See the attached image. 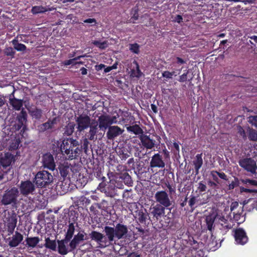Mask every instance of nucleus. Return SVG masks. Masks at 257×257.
Masks as SVG:
<instances>
[{
    "label": "nucleus",
    "instance_id": "423d86ee",
    "mask_svg": "<svg viewBox=\"0 0 257 257\" xmlns=\"http://www.w3.org/2000/svg\"><path fill=\"white\" fill-rule=\"evenodd\" d=\"M36 186L30 180L22 181L19 185V192L24 197L35 194Z\"/></svg>",
    "mask_w": 257,
    "mask_h": 257
},
{
    "label": "nucleus",
    "instance_id": "473e14b6",
    "mask_svg": "<svg viewBox=\"0 0 257 257\" xmlns=\"http://www.w3.org/2000/svg\"><path fill=\"white\" fill-rule=\"evenodd\" d=\"M10 104L12 105L13 109L16 110H21L23 105V100L15 97L10 98Z\"/></svg>",
    "mask_w": 257,
    "mask_h": 257
},
{
    "label": "nucleus",
    "instance_id": "5fc2aeb1",
    "mask_svg": "<svg viewBox=\"0 0 257 257\" xmlns=\"http://www.w3.org/2000/svg\"><path fill=\"white\" fill-rule=\"evenodd\" d=\"M130 50L133 53L138 54L140 52V45L137 43L131 44Z\"/></svg>",
    "mask_w": 257,
    "mask_h": 257
},
{
    "label": "nucleus",
    "instance_id": "2eb2a0df",
    "mask_svg": "<svg viewBox=\"0 0 257 257\" xmlns=\"http://www.w3.org/2000/svg\"><path fill=\"white\" fill-rule=\"evenodd\" d=\"M85 234L84 231L82 230L79 231L77 234L74 236L73 238L70 241L69 244L70 251L74 250L81 242L86 239V238H84Z\"/></svg>",
    "mask_w": 257,
    "mask_h": 257
},
{
    "label": "nucleus",
    "instance_id": "69168bd1",
    "mask_svg": "<svg viewBox=\"0 0 257 257\" xmlns=\"http://www.w3.org/2000/svg\"><path fill=\"white\" fill-rule=\"evenodd\" d=\"M240 191L241 193H257V189H249L244 188L243 187H240Z\"/></svg>",
    "mask_w": 257,
    "mask_h": 257
},
{
    "label": "nucleus",
    "instance_id": "cd10ccee",
    "mask_svg": "<svg viewBox=\"0 0 257 257\" xmlns=\"http://www.w3.org/2000/svg\"><path fill=\"white\" fill-rule=\"evenodd\" d=\"M193 163L194 166L195 175H198L199 169L203 165L202 153L198 154L196 155Z\"/></svg>",
    "mask_w": 257,
    "mask_h": 257
},
{
    "label": "nucleus",
    "instance_id": "5701e85b",
    "mask_svg": "<svg viewBox=\"0 0 257 257\" xmlns=\"http://www.w3.org/2000/svg\"><path fill=\"white\" fill-rule=\"evenodd\" d=\"M13 160V155L10 153H6L0 157V164L4 168H6L11 165Z\"/></svg>",
    "mask_w": 257,
    "mask_h": 257
},
{
    "label": "nucleus",
    "instance_id": "f03ea898",
    "mask_svg": "<svg viewBox=\"0 0 257 257\" xmlns=\"http://www.w3.org/2000/svg\"><path fill=\"white\" fill-rule=\"evenodd\" d=\"M103 232L107 236L108 240H110L112 245L113 242H115V238L120 239L126 236L128 232V228L126 225L118 223L116 224L115 227L105 225Z\"/></svg>",
    "mask_w": 257,
    "mask_h": 257
},
{
    "label": "nucleus",
    "instance_id": "0eeeda50",
    "mask_svg": "<svg viewBox=\"0 0 257 257\" xmlns=\"http://www.w3.org/2000/svg\"><path fill=\"white\" fill-rule=\"evenodd\" d=\"M113 180H109V182L106 184L105 182H101L99 184L97 189L101 192L104 193L106 196L114 197L117 195L116 188L113 184Z\"/></svg>",
    "mask_w": 257,
    "mask_h": 257
},
{
    "label": "nucleus",
    "instance_id": "aec40b11",
    "mask_svg": "<svg viewBox=\"0 0 257 257\" xmlns=\"http://www.w3.org/2000/svg\"><path fill=\"white\" fill-rule=\"evenodd\" d=\"M98 126L102 131H105L110 126L108 114H101L98 118Z\"/></svg>",
    "mask_w": 257,
    "mask_h": 257
},
{
    "label": "nucleus",
    "instance_id": "4c0bfd02",
    "mask_svg": "<svg viewBox=\"0 0 257 257\" xmlns=\"http://www.w3.org/2000/svg\"><path fill=\"white\" fill-rule=\"evenodd\" d=\"M127 131L130 133H133L135 135H143V131L138 124L130 125L126 127Z\"/></svg>",
    "mask_w": 257,
    "mask_h": 257
},
{
    "label": "nucleus",
    "instance_id": "393cba45",
    "mask_svg": "<svg viewBox=\"0 0 257 257\" xmlns=\"http://www.w3.org/2000/svg\"><path fill=\"white\" fill-rule=\"evenodd\" d=\"M242 206L247 211L250 212L254 209L257 210V199H249L242 202Z\"/></svg>",
    "mask_w": 257,
    "mask_h": 257
},
{
    "label": "nucleus",
    "instance_id": "8fccbe9b",
    "mask_svg": "<svg viewBox=\"0 0 257 257\" xmlns=\"http://www.w3.org/2000/svg\"><path fill=\"white\" fill-rule=\"evenodd\" d=\"M241 181L242 183L246 184L247 187L250 186H257V181L255 180L243 179H241Z\"/></svg>",
    "mask_w": 257,
    "mask_h": 257
},
{
    "label": "nucleus",
    "instance_id": "09e8293b",
    "mask_svg": "<svg viewBox=\"0 0 257 257\" xmlns=\"http://www.w3.org/2000/svg\"><path fill=\"white\" fill-rule=\"evenodd\" d=\"M88 140H89L88 137H86L85 136V138L83 139L82 141V144H79V148H82V152L84 151L85 153H87V152L88 150V145L89 144V142Z\"/></svg>",
    "mask_w": 257,
    "mask_h": 257
},
{
    "label": "nucleus",
    "instance_id": "052dcab7",
    "mask_svg": "<svg viewBox=\"0 0 257 257\" xmlns=\"http://www.w3.org/2000/svg\"><path fill=\"white\" fill-rule=\"evenodd\" d=\"M237 133L242 138V139L244 140H246L247 136L246 135V133L242 127H241V126H238L237 127Z\"/></svg>",
    "mask_w": 257,
    "mask_h": 257
},
{
    "label": "nucleus",
    "instance_id": "f3484780",
    "mask_svg": "<svg viewBox=\"0 0 257 257\" xmlns=\"http://www.w3.org/2000/svg\"><path fill=\"white\" fill-rule=\"evenodd\" d=\"M106 133V137L108 140H113L117 137L122 135L124 130L117 125L110 126Z\"/></svg>",
    "mask_w": 257,
    "mask_h": 257
},
{
    "label": "nucleus",
    "instance_id": "f8f14e48",
    "mask_svg": "<svg viewBox=\"0 0 257 257\" xmlns=\"http://www.w3.org/2000/svg\"><path fill=\"white\" fill-rule=\"evenodd\" d=\"M165 167V160L160 153L155 154L151 158L150 167L151 168H164Z\"/></svg>",
    "mask_w": 257,
    "mask_h": 257
},
{
    "label": "nucleus",
    "instance_id": "774afa93",
    "mask_svg": "<svg viewBox=\"0 0 257 257\" xmlns=\"http://www.w3.org/2000/svg\"><path fill=\"white\" fill-rule=\"evenodd\" d=\"M197 188L199 192H202L206 190L207 187L205 184L203 183L202 181H201L198 183V187Z\"/></svg>",
    "mask_w": 257,
    "mask_h": 257
},
{
    "label": "nucleus",
    "instance_id": "79ce46f5",
    "mask_svg": "<svg viewBox=\"0 0 257 257\" xmlns=\"http://www.w3.org/2000/svg\"><path fill=\"white\" fill-rule=\"evenodd\" d=\"M44 246L47 248L52 250H56V242L55 240H51L49 237L45 238V243Z\"/></svg>",
    "mask_w": 257,
    "mask_h": 257
},
{
    "label": "nucleus",
    "instance_id": "a18cd8bd",
    "mask_svg": "<svg viewBox=\"0 0 257 257\" xmlns=\"http://www.w3.org/2000/svg\"><path fill=\"white\" fill-rule=\"evenodd\" d=\"M248 138L250 141L256 142L257 141V131L252 128L248 127Z\"/></svg>",
    "mask_w": 257,
    "mask_h": 257
},
{
    "label": "nucleus",
    "instance_id": "ddd939ff",
    "mask_svg": "<svg viewBox=\"0 0 257 257\" xmlns=\"http://www.w3.org/2000/svg\"><path fill=\"white\" fill-rule=\"evenodd\" d=\"M166 209H169L170 213L172 208H167L162 205L157 204L152 208L151 214L158 220L163 216H166L165 215Z\"/></svg>",
    "mask_w": 257,
    "mask_h": 257
},
{
    "label": "nucleus",
    "instance_id": "de8ad7c7",
    "mask_svg": "<svg viewBox=\"0 0 257 257\" xmlns=\"http://www.w3.org/2000/svg\"><path fill=\"white\" fill-rule=\"evenodd\" d=\"M55 123V120L54 119L51 121H48L47 122L43 123L40 126V129L42 131H45L48 129L52 128L53 125Z\"/></svg>",
    "mask_w": 257,
    "mask_h": 257
},
{
    "label": "nucleus",
    "instance_id": "49530a36",
    "mask_svg": "<svg viewBox=\"0 0 257 257\" xmlns=\"http://www.w3.org/2000/svg\"><path fill=\"white\" fill-rule=\"evenodd\" d=\"M243 206H242L240 207L238 210H237L236 211L233 212V219L236 221H239L241 218H243Z\"/></svg>",
    "mask_w": 257,
    "mask_h": 257
},
{
    "label": "nucleus",
    "instance_id": "9d476101",
    "mask_svg": "<svg viewBox=\"0 0 257 257\" xmlns=\"http://www.w3.org/2000/svg\"><path fill=\"white\" fill-rule=\"evenodd\" d=\"M239 166L247 172L255 173L257 169L256 162L251 158H244L238 162Z\"/></svg>",
    "mask_w": 257,
    "mask_h": 257
},
{
    "label": "nucleus",
    "instance_id": "e2e57ef3",
    "mask_svg": "<svg viewBox=\"0 0 257 257\" xmlns=\"http://www.w3.org/2000/svg\"><path fill=\"white\" fill-rule=\"evenodd\" d=\"M42 112L40 109H36L32 112L33 116L37 119L41 118V117L42 116Z\"/></svg>",
    "mask_w": 257,
    "mask_h": 257
},
{
    "label": "nucleus",
    "instance_id": "b1692460",
    "mask_svg": "<svg viewBox=\"0 0 257 257\" xmlns=\"http://www.w3.org/2000/svg\"><path fill=\"white\" fill-rule=\"evenodd\" d=\"M23 240V235L18 231H16L12 237L11 240L9 242V245L11 247L17 246Z\"/></svg>",
    "mask_w": 257,
    "mask_h": 257
},
{
    "label": "nucleus",
    "instance_id": "9b49d317",
    "mask_svg": "<svg viewBox=\"0 0 257 257\" xmlns=\"http://www.w3.org/2000/svg\"><path fill=\"white\" fill-rule=\"evenodd\" d=\"M234 237L236 244L244 245L248 241L246 232L242 228H237L234 230Z\"/></svg>",
    "mask_w": 257,
    "mask_h": 257
},
{
    "label": "nucleus",
    "instance_id": "c85d7f7f",
    "mask_svg": "<svg viewBox=\"0 0 257 257\" xmlns=\"http://www.w3.org/2000/svg\"><path fill=\"white\" fill-rule=\"evenodd\" d=\"M149 217V213L147 212L146 209L139 210L136 212V218L138 221L142 224H146V220Z\"/></svg>",
    "mask_w": 257,
    "mask_h": 257
},
{
    "label": "nucleus",
    "instance_id": "680f3d73",
    "mask_svg": "<svg viewBox=\"0 0 257 257\" xmlns=\"http://www.w3.org/2000/svg\"><path fill=\"white\" fill-rule=\"evenodd\" d=\"M63 64L64 65L68 66L71 64H83V62H75L74 59L73 58L67 60H65L63 62Z\"/></svg>",
    "mask_w": 257,
    "mask_h": 257
},
{
    "label": "nucleus",
    "instance_id": "13d9d810",
    "mask_svg": "<svg viewBox=\"0 0 257 257\" xmlns=\"http://www.w3.org/2000/svg\"><path fill=\"white\" fill-rule=\"evenodd\" d=\"M166 186L168 189L169 195H172L176 193V187L171 185L169 182L165 183Z\"/></svg>",
    "mask_w": 257,
    "mask_h": 257
},
{
    "label": "nucleus",
    "instance_id": "39448f33",
    "mask_svg": "<svg viewBox=\"0 0 257 257\" xmlns=\"http://www.w3.org/2000/svg\"><path fill=\"white\" fill-rule=\"evenodd\" d=\"M91 240L97 242L100 248H105L111 245L107 236L97 231H92L89 234Z\"/></svg>",
    "mask_w": 257,
    "mask_h": 257
},
{
    "label": "nucleus",
    "instance_id": "c03bdc74",
    "mask_svg": "<svg viewBox=\"0 0 257 257\" xmlns=\"http://www.w3.org/2000/svg\"><path fill=\"white\" fill-rule=\"evenodd\" d=\"M133 64L136 65V69H132L131 71V75L133 77H136L139 78L141 76L142 73L140 69V66L137 61L134 60L133 61Z\"/></svg>",
    "mask_w": 257,
    "mask_h": 257
},
{
    "label": "nucleus",
    "instance_id": "72a5a7b5",
    "mask_svg": "<svg viewBox=\"0 0 257 257\" xmlns=\"http://www.w3.org/2000/svg\"><path fill=\"white\" fill-rule=\"evenodd\" d=\"M120 177L118 178L122 181L123 183L128 186H132L133 182L131 176L127 172L119 173Z\"/></svg>",
    "mask_w": 257,
    "mask_h": 257
},
{
    "label": "nucleus",
    "instance_id": "6ab92c4d",
    "mask_svg": "<svg viewBox=\"0 0 257 257\" xmlns=\"http://www.w3.org/2000/svg\"><path fill=\"white\" fill-rule=\"evenodd\" d=\"M58 169L61 176L64 179L66 178L70 179L69 174L72 170L70 164H68V163L60 164Z\"/></svg>",
    "mask_w": 257,
    "mask_h": 257
},
{
    "label": "nucleus",
    "instance_id": "6e6d98bb",
    "mask_svg": "<svg viewBox=\"0 0 257 257\" xmlns=\"http://www.w3.org/2000/svg\"><path fill=\"white\" fill-rule=\"evenodd\" d=\"M239 179L237 177H234V180L228 185V190H233L234 188L239 186Z\"/></svg>",
    "mask_w": 257,
    "mask_h": 257
},
{
    "label": "nucleus",
    "instance_id": "a19ab883",
    "mask_svg": "<svg viewBox=\"0 0 257 257\" xmlns=\"http://www.w3.org/2000/svg\"><path fill=\"white\" fill-rule=\"evenodd\" d=\"M76 124L74 122H69L64 128V134L66 136H71L74 132Z\"/></svg>",
    "mask_w": 257,
    "mask_h": 257
},
{
    "label": "nucleus",
    "instance_id": "4be33fe9",
    "mask_svg": "<svg viewBox=\"0 0 257 257\" xmlns=\"http://www.w3.org/2000/svg\"><path fill=\"white\" fill-rule=\"evenodd\" d=\"M186 240L187 246L191 251H198L200 245L202 244L201 242H198L195 240L194 237L191 235L188 236V239Z\"/></svg>",
    "mask_w": 257,
    "mask_h": 257
},
{
    "label": "nucleus",
    "instance_id": "dca6fc26",
    "mask_svg": "<svg viewBox=\"0 0 257 257\" xmlns=\"http://www.w3.org/2000/svg\"><path fill=\"white\" fill-rule=\"evenodd\" d=\"M42 164L45 168H47L51 171H54L55 169L56 165L53 156L49 153L43 155Z\"/></svg>",
    "mask_w": 257,
    "mask_h": 257
},
{
    "label": "nucleus",
    "instance_id": "58836bf2",
    "mask_svg": "<svg viewBox=\"0 0 257 257\" xmlns=\"http://www.w3.org/2000/svg\"><path fill=\"white\" fill-rule=\"evenodd\" d=\"M52 9L50 8H47L45 7H43L42 6H34L32 7L31 10V12L34 14H38L40 13H44L47 11H50Z\"/></svg>",
    "mask_w": 257,
    "mask_h": 257
},
{
    "label": "nucleus",
    "instance_id": "c9c22d12",
    "mask_svg": "<svg viewBox=\"0 0 257 257\" xmlns=\"http://www.w3.org/2000/svg\"><path fill=\"white\" fill-rule=\"evenodd\" d=\"M75 231V226L73 223H69L68 225V228L67 230V231L65 235V237L64 239H65V240H68L70 241Z\"/></svg>",
    "mask_w": 257,
    "mask_h": 257
},
{
    "label": "nucleus",
    "instance_id": "603ef678",
    "mask_svg": "<svg viewBox=\"0 0 257 257\" xmlns=\"http://www.w3.org/2000/svg\"><path fill=\"white\" fill-rule=\"evenodd\" d=\"M15 53L16 52L11 47H6L4 50V54L7 56H10L12 58H14L15 57Z\"/></svg>",
    "mask_w": 257,
    "mask_h": 257
},
{
    "label": "nucleus",
    "instance_id": "6e6552de",
    "mask_svg": "<svg viewBox=\"0 0 257 257\" xmlns=\"http://www.w3.org/2000/svg\"><path fill=\"white\" fill-rule=\"evenodd\" d=\"M155 199L158 204L167 208L172 204V201L169 198L168 193L165 190L158 191L155 194Z\"/></svg>",
    "mask_w": 257,
    "mask_h": 257
},
{
    "label": "nucleus",
    "instance_id": "4468645a",
    "mask_svg": "<svg viewBox=\"0 0 257 257\" xmlns=\"http://www.w3.org/2000/svg\"><path fill=\"white\" fill-rule=\"evenodd\" d=\"M17 214L14 211H13L11 215L7 218V227L8 235H10L13 234L17 225Z\"/></svg>",
    "mask_w": 257,
    "mask_h": 257
},
{
    "label": "nucleus",
    "instance_id": "2f4dec72",
    "mask_svg": "<svg viewBox=\"0 0 257 257\" xmlns=\"http://www.w3.org/2000/svg\"><path fill=\"white\" fill-rule=\"evenodd\" d=\"M216 218V216L213 214H210L206 216L205 223L207 229L212 231L214 228V221Z\"/></svg>",
    "mask_w": 257,
    "mask_h": 257
},
{
    "label": "nucleus",
    "instance_id": "864d4df0",
    "mask_svg": "<svg viewBox=\"0 0 257 257\" xmlns=\"http://www.w3.org/2000/svg\"><path fill=\"white\" fill-rule=\"evenodd\" d=\"M183 69V67H180V65H177L176 63H172V71L175 72L174 76H176L177 75L179 74Z\"/></svg>",
    "mask_w": 257,
    "mask_h": 257
},
{
    "label": "nucleus",
    "instance_id": "e433bc0d",
    "mask_svg": "<svg viewBox=\"0 0 257 257\" xmlns=\"http://www.w3.org/2000/svg\"><path fill=\"white\" fill-rule=\"evenodd\" d=\"M39 237H28L26 238V245L28 247L34 248L37 246L40 241Z\"/></svg>",
    "mask_w": 257,
    "mask_h": 257
},
{
    "label": "nucleus",
    "instance_id": "f704fd0d",
    "mask_svg": "<svg viewBox=\"0 0 257 257\" xmlns=\"http://www.w3.org/2000/svg\"><path fill=\"white\" fill-rule=\"evenodd\" d=\"M116 152L121 160H125L130 157L131 154V152L124 147L119 148L117 149Z\"/></svg>",
    "mask_w": 257,
    "mask_h": 257
},
{
    "label": "nucleus",
    "instance_id": "338daca9",
    "mask_svg": "<svg viewBox=\"0 0 257 257\" xmlns=\"http://www.w3.org/2000/svg\"><path fill=\"white\" fill-rule=\"evenodd\" d=\"M185 72L182 75L180 76L178 81L180 82H184L186 81L187 79V75L189 73V70H186Z\"/></svg>",
    "mask_w": 257,
    "mask_h": 257
},
{
    "label": "nucleus",
    "instance_id": "0e129e2a",
    "mask_svg": "<svg viewBox=\"0 0 257 257\" xmlns=\"http://www.w3.org/2000/svg\"><path fill=\"white\" fill-rule=\"evenodd\" d=\"M175 72L174 71H165L162 73V76L166 78L170 79L172 78L173 76H174Z\"/></svg>",
    "mask_w": 257,
    "mask_h": 257
},
{
    "label": "nucleus",
    "instance_id": "bf43d9fd",
    "mask_svg": "<svg viewBox=\"0 0 257 257\" xmlns=\"http://www.w3.org/2000/svg\"><path fill=\"white\" fill-rule=\"evenodd\" d=\"M159 153H160V154H162L163 155L162 156L164 160H167L170 159V153L165 146H164V148L163 149L162 151H160Z\"/></svg>",
    "mask_w": 257,
    "mask_h": 257
},
{
    "label": "nucleus",
    "instance_id": "7ed1b4c3",
    "mask_svg": "<svg viewBox=\"0 0 257 257\" xmlns=\"http://www.w3.org/2000/svg\"><path fill=\"white\" fill-rule=\"evenodd\" d=\"M19 195V190L17 187H13L8 189L3 195L1 203L5 206L11 205L13 207H17Z\"/></svg>",
    "mask_w": 257,
    "mask_h": 257
},
{
    "label": "nucleus",
    "instance_id": "ea45409f",
    "mask_svg": "<svg viewBox=\"0 0 257 257\" xmlns=\"http://www.w3.org/2000/svg\"><path fill=\"white\" fill-rule=\"evenodd\" d=\"M27 113L24 108H22L21 112L17 116V121L18 122L25 123L27 120Z\"/></svg>",
    "mask_w": 257,
    "mask_h": 257
},
{
    "label": "nucleus",
    "instance_id": "3c124183",
    "mask_svg": "<svg viewBox=\"0 0 257 257\" xmlns=\"http://www.w3.org/2000/svg\"><path fill=\"white\" fill-rule=\"evenodd\" d=\"M92 44L101 49H105L107 46L106 41L100 42L99 41L95 40L92 42Z\"/></svg>",
    "mask_w": 257,
    "mask_h": 257
},
{
    "label": "nucleus",
    "instance_id": "bb28decb",
    "mask_svg": "<svg viewBox=\"0 0 257 257\" xmlns=\"http://www.w3.org/2000/svg\"><path fill=\"white\" fill-rule=\"evenodd\" d=\"M69 242L68 240H65V239L62 240H58V251L61 255L67 254L70 250H68L66 246V244Z\"/></svg>",
    "mask_w": 257,
    "mask_h": 257
},
{
    "label": "nucleus",
    "instance_id": "a211bd4d",
    "mask_svg": "<svg viewBox=\"0 0 257 257\" xmlns=\"http://www.w3.org/2000/svg\"><path fill=\"white\" fill-rule=\"evenodd\" d=\"M140 140L142 146L147 149H152L156 145V141L150 135L143 134L140 136Z\"/></svg>",
    "mask_w": 257,
    "mask_h": 257
},
{
    "label": "nucleus",
    "instance_id": "412c9836",
    "mask_svg": "<svg viewBox=\"0 0 257 257\" xmlns=\"http://www.w3.org/2000/svg\"><path fill=\"white\" fill-rule=\"evenodd\" d=\"M109 180H113V184L115 185V187L117 189H123L124 187L123 183L121 179H119L118 178L120 177L119 173H115L114 174L112 172H110L107 174Z\"/></svg>",
    "mask_w": 257,
    "mask_h": 257
},
{
    "label": "nucleus",
    "instance_id": "37998d69",
    "mask_svg": "<svg viewBox=\"0 0 257 257\" xmlns=\"http://www.w3.org/2000/svg\"><path fill=\"white\" fill-rule=\"evenodd\" d=\"M16 131H21L20 134L23 137H25V131L28 130L26 125L18 121L14 125Z\"/></svg>",
    "mask_w": 257,
    "mask_h": 257
},
{
    "label": "nucleus",
    "instance_id": "4d7b16f0",
    "mask_svg": "<svg viewBox=\"0 0 257 257\" xmlns=\"http://www.w3.org/2000/svg\"><path fill=\"white\" fill-rule=\"evenodd\" d=\"M94 175L99 180H101V182H105L106 180V178L102 176L101 171L100 170H96L94 172Z\"/></svg>",
    "mask_w": 257,
    "mask_h": 257
},
{
    "label": "nucleus",
    "instance_id": "1a4fd4ad",
    "mask_svg": "<svg viewBox=\"0 0 257 257\" xmlns=\"http://www.w3.org/2000/svg\"><path fill=\"white\" fill-rule=\"evenodd\" d=\"M78 146V141L72 138L64 140L61 145L60 150L64 155H66L65 158L68 159L71 150L73 147Z\"/></svg>",
    "mask_w": 257,
    "mask_h": 257
},
{
    "label": "nucleus",
    "instance_id": "c756f323",
    "mask_svg": "<svg viewBox=\"0 0 257 257\" xmlns=\"http://www.w3.org/2000/svg\"><path fill=\"white\" fill-rule=\"evenodd\" d=\"M79 144L78 142V146L76 147H73L72 150H71V152L70 153L69 155H68V160H73L77 159L82 154V148H79Z\"/></svg>",
    "mask_w": 257,
    "mask_h": 257
},
{
    "label": "nucleus",
    "instance_id": "a878e982",
    "mask_svg": "<svg viewBox=\"0 0 257 257\" xmlns=\"http://www.w3.org/2000/svg\"><path fill=\"white\" fill-rule=\"evenodd\" d=\"M22 35H18L12 41L14 49L17 51L25 52L27 50V47L23 44L19 43V38H22Z\"/></svg>",
    "mask_w": 257,
    "mask_h": 257
},
{
    "label": "nucleus",
    "instance_id": "20e7f679",
    "mask_svg": "<svg viewBox=\"0 0 257 257\" xmlns=\"http://www.w3.org/2000/svg\"><path fill=\"white\" fill-rule=\"evenodd\" d=\"M53 182V176L47 171L38 172L35 176L34 183L38 188H46Z\"/></svg>",
    "mask_w": 257,
    "mask_h": 257
},
{
    "label": "nucleus",
    "instance_id": "f257e3e1",
    "mask_svg": "<svg viewBox=\"0 0 257 257\" xmlns=\"http://www.w3.org/2000/svg\"><path fill=\"white\" fill-rule=\"evenodd\" d=\"M76 128L77 129L76 133L79 134L84 133V131L89 128L88 132L85 134V136L88 137L89 140H93L97 132V123L95 125H91V118L89 116L86 114H81L79 115L75 119Z\"/></svg>",
    "mask_w": 257,
    "mask_h": 257
},
{
    "label": "nucleus",
    "instance_id": "7c9ffc66",
    "mask_svg": "<svg viewBox=\"0 0 257 257\" xmlns=\"http://www.w3.org/2000/svg\"><path fill=\"white\" fill-rule=\"evenodd\" d=\"M219 224L221 225V230H224L225 232L228 231L232 227L230 221L225 219L224 216L220 217L219 219Z\"/></svg>",
    "mask_w": 257,
    "mask_h": 257
}]
</instances>
